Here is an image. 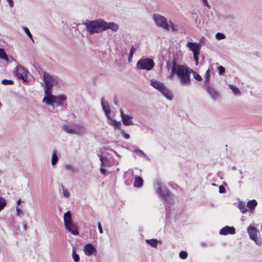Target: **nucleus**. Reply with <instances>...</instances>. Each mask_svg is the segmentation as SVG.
I'll return each instance as SVG.
<instances>
[{
  "instance_id": "nucleus-7",
  "label": "nucleus",
  "mask_w": 262,
  "mask_h": 262,
  "mask_svg": "<svg viewBox=\"0 0 262 262\" xmlns=\"http://www.w3.org/2000/svg\"><path fill=\"white\" fill-rule=\"evenodd\" d=\"M43 78L45 84L44 86L45 94H50V93H52L53 86L57 84L58 81L46 72L43 74Z\"/></svg>"
},
{
  "instance_id": "nucleus-36",
  "label": "nucleus",
  "mask_w": 262,
  "mask_h": 262,
  "mask_svg": "<svg viewBox=\"0 0 262 262\" xmlns=\"http://www.w3.org/2000/svg\"><path fill=\"white\" fill-rule=\"evenodd\" d=\"M62 190H63V194L64 197L68 198L70 195V193L68 189L65 188L63 185H62Z\"/></svg>"
},
{
  "instance_id": "nucleus-8",
  "label": "nucleus",
  "mask_w": 262,
  "mask_h": 262,
  "mask_svg": "<svg viewBox=\"0 0 262 262\" xmlns=\"http://www.w3.org/2000/svg\"><path fill=\"white\" fill-rule=\"evenodd\" d=\"M155 64L154 61L150 58H142L138 61L137 63V68L138 69H143L149 71L154 67Z\"/></svg>"
},
{
  "instance_id": "nucleus-48",
  "label": "nucleus",
  "mask_w": 262,
  "mask_h": 262,
  "mask_svg": "<svg viewBox=\"0 0 262 262\" xmlns=\"http://www.w3.org/2000/svg\"><path fill=\"white\" fill-rule=\"evenodd\" d=\"M20 203H21V200H20V199H19V200L17 201V205H18H18H19V204H20Z\"/></svg>"
},
{
  "instance_id": "nucleus-28",
  "label": "nucleus",
  "mask_w": 262,
  "mask_h": 262,
  "mask_svg": "<svg viewBox=\"0 0 262 262\" xmlns=\"http://www.w3.org/2000/svg\"><path fill=\"white\" fill-rule=\"evenodd\" d=\"M230 88L232 90L233 93L237 95L240 94V91L238 90L237 88H236L235 86L230 85Z\"/></svg>"
},
{
  "instance_id": "nucleus-3",
  "label": "nucleus",
  "mask_w": 262,
  "mask_h": 262,
  "mask_svg": "<svg viewBox=\"0 0 262 262\" xmlns=\"http://www.w3.org/2000/svg\"><path fill=\"white\" fill-rule=\"evenodd\" d=\"M84 24L86 27L87 31L91 34L104 31L103 20L102 19L89 21Z\"/></svg>"
},
{
  "instance_id": "nucleus-44",
  "label": "nucleus",
  "mask_w": 262,
  "mask_h": 262,
  "mask_svg": "<svg viewBox=\"0 0 262 262\" xmlns=\"http://www.w3.org/2000/svg\"><path fill=\"white\" fill-rule=\"evenodd\" d=\"M10 6L12 7L13 6L14 3L13 0H7Z\"/></svg>"
},
{
  "instance_id": "nucleus-17",
  "label": "nucleus",
  "mask_w": 262,
  "mask_h": 262,
  "mask_svg": "<svg viewBox=\"0 0 262 262\" xmlns=\"http://www.w3.org/2000/svg\"><path fill=\"white\" fill-rule=\"evenodd\" d=\"M120 113L122 122L125 125H130L133 124L130 116L125 115L122 110H121Z\"/></svg>"
},
{
  "instance_id": "nucleus-45",
  "label": "nucleus",
  "mask_w": 262,
  "mask_h": 262,
  "mask_svg": "<svg viewBox=\"0 0 262 262\" xmlns=\"http://www.w3.org/2000/svg\"><path fill=\"white\" fill-rule=\"evenodd\" d=\"M123 135L124 136V137L126 138V139H128L129 137H130V136L129 135L127 134H126L125 132H123Z\"/></svg>"
},
{
  "instance_id": "nucleus-47",
  "label": "nucleus",
  "mask_w": 262,
  "mask_h": 262,
  "mask_svg": "<svg viewBox=\"0 0 262 262\" xmlns=\"http://www.w3.org/2000/svg\"><path fill=\"white\" fill-rule=\"evenodd\" d=\"M136 152H139V153H140V154H143V151H142V150H136Z\"/></svg>"
},
{
  "instance_id": "nucleus-1",
  "label": "nucleus",
  "mask_w": 262,
  "mask_h": 262,
  "mask_svg": "<svg viewBox=\"0 0 262 262\" xmlns=\"http://www.w3.org/2000/svg\"><path fill=\"white\" fill-rule=\"evenodd\" d=\"M188 69L186 68L185 64H177L175 60L172 61L171 73L169 76V78L172 79L173 76L176 74L180 80L181 83L184 85V83L188 81Z\"/></svg>"
},
{
  "instance_id": "nucleus-14",
  "label": "nucleus",
  "mask_w": 262,
  "mask_h": 262,
  "mask_svg": "<svg viewBox=\"0 0 262 262\" xmlns=\"http://www.w3.org/2000/svg\"><path fill=\"white\" fill-rule=\"evenodd\" d=\"M83 251L87 256H91L94 254V253H96V248L91 244H86L84 247Z\"/></svg>"
},
{
  "instance_id": "nucleus-18",
  "label": "nucleus",
  "mask_w": 262,
  "mask_h": 262,
  "mask_svg": "<svg viewBox=\"0 0 262 262\" xmlns=\"http://www.w3.org/2000/svg\"><path fill=\"white\" fill-rule=\"evenodd\" d=\"M103 27H104V31L110 29L113 30V31H116L119 29V26L118 25L114 23H107L105 21L103 20Z\"/></svg>"
},
{
  "instance_id": "nucleus-25",
  "label": "nucleus",
  "mask_w": 262,
  "mask_h": 262,
  "mask_svg": "<svg viewBox=\"0 0 262 262\" xmlns=\"http://www.w3.org/2000/svg\"><path fill=\"white\" fill-rule=\"evenodd\" d=\"M146 242L153 247H157L158 241L156 239H147Z\"/></svg>"
},
{
  "instance_id": "nucleus-34",
  "label": "nucleus",
  "mask_w": 262,
  "mask_h": 262,
  "mask_svg": "<svg viewBox=\"0 0 262 262\" xmlns=\"http://www.w3.org/2000/svg\"><path fill=\"white\" fill-rule=\"evenodd\" d=\"M135 48H134V46H133L131 48L129 53V56H128V60L129 61L132 60L133 56L134 53L135 52Z\"/></svg>"
},
{
  "instance_id": "nucleus-49",
  "label": "nucleus",
  "mask_w": 262,
  "mask_h": 262,
  "mask_svg": "<svg viewBox=\"0 0 262 262\" xmlns=\"http://www.w3.org/2000/svg\"><path fill=\"white\" fill-rule=\"evenodd\" d=\"M204 3H205L207 6H208L207 2V0H204Z\"/></svg>"
},
{
  "instance_id": "nucleus-40",
  "label": "nucleus",
  "mask_w": 262,
  "mask_h": 262,
  "mask_svg": "<svg viewBox=\"0 0 262 262\" xmlns=\"http://www.w3.org/2000/svg\"><path fill=\"white\" fill-rule=\"evenodd\" d=\"M200 53H195L193 54V57L195 61V64L197 65L199 63V57L198 56Z\"/></svg>"
},
{
  "instance_id": "nucleus-41",
  "label": "nucleus",
  "mask_w": 262,
  "mask_h": 262,
  "mask_svg": "<svg viewBox=\"0 0 262 262\" xmlns=\"http://www.w3.org/2000/svg\"><path fill=\"white\" fill-rule=\"evenodd\" d=\"M219 192L221 193L225 192V189L223 186L221 185L219 187Z\"/></svg>"
},
{
  "instance_id": "nucleus-24",
  "label": "nucleus",
  "mask_w": 262,
  "mask_h": 262,
  "mask_svg": "<svg viewBox=\"0 0 262 262\" xmlns=\"http://www.w3.org/2000/svg\"><path fill=\"white\" fill-rule=\"evenodd\" d=\"M238 208L240 211L243 213H245L247 211V208L245 206V204L243 202H240L238 204Z\"/></svg>"
},
{
  "instance_id": "nucleus-22",
  "label": "nucleus",
  "mask_w": 262,
  "mask_h": 262,
  "mask_svg": "<svg viewBox=\"0 0 262 262\" xmlns=\"http://www.w3.org/2000/svg\"><path fill=\"white\" fill-rule=\"evenodd\" d=\"M257 203L256 200H252L251 201H249L247 203V207L251 210H253L255 208V207L257 206Z\"/></svg>"
},
{
  "instance_id": "nucleus-12",
  "label": "nucleus",
  "mask_w": 262,
  "mask_h": 262,
  "mask_svg": "<svg viewBox=\"0 0 262 262\" xmlns=\"http://www.w3.org/2000/svg\"><path fill=\"white\" fill-rule=\"evenodd\" d=\"M186 68L188 69V73L187 74L188 77V81L186 83H184V85H189L190 83V74L192 73L194 78L198 81H201L202 80V77L200 75L199 73H198L196 72L193 71L192 69H190L188 67L186 66Z\"/></svg>"
},
{
  "instance_id": "nucleus-50",
  "label": "nucleus",
  "mask_w": 262,
  "mask_h": 262,
  "mask_svg": "<svg viewBox=\"0 0 262 262\" xmlns=\"http://www.w3.org/2000/svg\"><path fill=\"white\" fill-rule=\"evenodd\" d=\"M66 167H67V168L68 169H69V168H70V166H67Z\"/></svg>"
},
{
  "instance_id": "nucleus-33",
  "label": "nucleus",
  "mask_w": 262,
  "mask_h": 262,
  "mask_svg": "<svg viewBox=\"0 0 262 262\" xmlns=\"http://www.w3.org/2000/svg\"><path fill=\"white\" fill-rule=\"evenodd\" d=\"M24 30L25 32L26 33L29 37L34 42V40L33 38L32 35L30 33L29 30L27 27H24Z\"/></svg>"
},
{
  "instance_id": "nucleus-37",
  "label": "nucleus",
  "mask_w": 262,
  "mask_h": 262,
  "mask_svg": "<svg viewBox=\"0 0 262 262\" xmlns=\"http://www.w3.org/2000/svg\"><path fill=\"white\" fill-rule=\"evenodd\" d=\"M112 124L115 127V128H119L120 126L121 125L120 122H118L116 120H113L112 121Z\"/></svg>"
},
{
  "instance_id": "nucleus-21",
  "label": "nucleus",
  "mask_w": 262,
  "mask_h": 262,
  "mask_svg": "<svg viewBox=\"0 0 262 262\" xmlns=\"http://www.w3.org/2000/svg\"><path fill=\"white\" fill-rule=\"evenodd\" d=\"M143 183V181L142 179L139 177V176H136L135 177V181L134 182V186L135 187H140L142 186Z\"/></svg>"
},
{
  "instance_id": "nucleus-26",
  "label": "nucleus",
  "mask_w": 262,
  "mask_h": 262,
  "mask_svg": "<svg viewBox=\"0 0 262 262\" xmlns=\"http://www.w3.org/2000/svg\"><path fill=\"white\" fill-rule=\"evenodd\" d=\"M58 161V157L57 156V152L54 150L53 152L52 158V164L54 165Z\"/></svg>"
},
{
  "instance_id": "nucleus-15",
  "label": "nucleus",
  "mask_w": 262,
  "mask_h": 262,
  "mask_svg": "<svg viewBox=\"0 0 262 262\" xmlns=\"http://www.w3.org/2000/svg\"><path fill=\"white\" fill-rule=\"evenodd\" d=\"M234 234L235 233V229L233 227L226 226L221 229L220 234L227 235V234Z\"/></svg>"
},
{
  "instance_id": "nucleus-46",
  "label": "nucleus",
  "mask_w": 262,
  "mask_h": 262,
  "mask_svg": "<svg viewBox=\"0 0 262 262\" xmlns=\"http://www.w3.org/2000/svg\"><path fill=\"white\" fill-rule=\"evenodd\" d=\"M100 171L101 172V173L103 174H105V173H106V170L104 168H103L102 167H101L100 168Z\"/></svg>"
},
{
  "instance_id": "nucleus-35",
  "label": "nucleus",
  "mask_w": 262,
  "mask_h": 262,
  "mask_svg": "<svg viewBox=\"0 0 262 262\" xmlns=\"http://www.w3.org/2000/svg\"><path fill=\"white\" fill-rule=\"evenodd\" d=\"M216 38L219 40H221L225 38V35L222 33H217L215 35Z\"/></svg>"
},
{
  "instance_id": "nucleus-23",
  "label": "nucleus",
  "mask_w": 262,
  "mask_h": 262,
  "mask_svg": "<svg viewBox=\"0 0 262 262\" xmlns=\"http://www.w3.org/2000/svg\"><path fill=\"white\" fill-rule=\"evenodd\" d=\"M0 58L7 61H8V56L5 52V50L2 48H0Z\"/></svg>"
},
{
  "instance_id": "nucleus-6",
  "label": "nucleus",
  "mask_w": 262,
  "mask_h": 262,
  "mask_svg": "<svg viewBox=\"0 0 262 262\" xmlns=\"http://www.w3.org/2000/svg\"><path fill=\"white\" fill-rule=\"evenodd\" d=\"M67 98L64 95L54 96L50 93V94H47L43 97L42 101L48 105H52L55 103L57 105H62L63 103L66 100Z\"/></svg>"
},
{
  "instance_id": "nucleus-10",
  "label": "nucleus",
  "mask_w": 262,
  "mask_h": 262,
  "mask_svg": "<svg viewBox=\"0 0 262 262\" xmlns=\"http://www.w3.org/2000/svg\"><path fill=\"white\" fill-rule=\"evenodd\" d=\"M247 231L249 235L250 238L253 240L256 244L260 245L261 244V241L258 239L257 234L258 231L257 229L252 226H249L247 229Z\"/></svg>"
},
{
  "instance_id": "nucleus-9",
  "label": "nucleus",
  "mask_w": 262,
  "mask_h": 262,
  "mask_svg": "<svg viewBox=\"0 0 262 262\" xmlns=\"http://www.w3.org/2000/svg\"><path fill=\"white\" fill-rule=\"evenodd\" d=\"M62 128L67 133L78 134L80 133L82 127L79 125H64L63 126Z\"/></svg>"
},
{
  "instance_id": "nucleus-29",
  "label": "nucleus",
  "mask_w": 262,
  "mask_h": 262,
  "mask_svg": "<svg viewBox=\"0 0 262 262\" xmlns=\"http://www.w3.org/2000/svg\"><path fill=\"white\" fill-rule=\"evenodd\" d=\"M100 160L101 162L102 166H107L108 160L106 157H101L100 158Z\"/></svg>"
},
{
  "instance_id": "nucleus-5",
  "label": "nucleus",
  "mask_w": 262,
  "mask_h": 262,
  "mask_svg": "<svg viewBox=\"0 0 262 262\" xmlns=\"http://www.w3.org/2000/svg\"><path fill=\"white\" fill-rule=\"evenodd\" d=\"M150 85L155 89L158 90L168 99H172V94L163 83L152 79L150 80Z\"/></svg>"
},
{
  "instance_id": "nucleus-42",
  "label": "nucleus",
  "mask_w": 262,
  "mask_h": 262,
  "mask_svg": "<svg viewBox=\"0 0 262 262\" xmlns=\"http://www.w3.org/2000/svg\"><path fill=\"white\" fill-rule=\"evenodd\" d=\"M98 227L99 228V230L100 233H103V230H102L101 224L99 222L98 223Z\"/></svg>"
},
{
  "instance_id": "nucleus-31",
  "label": "nucleus",
  "mask_w": 262,
  "mask_h": 262,
  "mask_svg": "<svg viewBox=\"0 0 262 262\" xmlns=\"http://www.w3.org/2000/svg\"><path fill=\"white\" fill-rule=\"evenodd\" d=\"M210 78V71L208 69L205 73L206 83H208Z\"/></svg>"
},
{
  "instance_id": "nucleus-4",
  "label": "nucleus",
  "mask_w": 262,
  "mask_h": 262,
  "mask_svg": "<svg viewBox=\"0 0 262 262\" xmlns=\"http://www.w3.org/2000/svg\"><path fill=\"white\" fill-rule=\"evenodd\" d=\"M63 219L66 229L73 235H78V228L77 226L73 222L70 211H68L64 214Z\"/></svg>"
},
{
  "instance_id": "nucleus-39",
  "label": "nucleus",
  "mask_w": 262,
  "mask_h": 262,
  "mask_svg": "<svg viewBox=\"0 0 262 262\" xmlns=\"http://www.w3.org/2000/svg\"><path fill=\"white\" fill-rule=\"evenodd\" d=\"M218 70H219V72L220 74H221V75L223 74L225 71V68L222 66L218 67Z\"/></svg>"
},
{
  "instance_id": "nucleus-38",
  "label": "nucleus",
  "mask_w": 262,
  "mask_h": 262,
  "mask_svg": "<svg viewBox=\"0 0 262 262\" xmlns=\"http://www.w3.org/2000/svg\"><path fill=\"white\" fill-rule=\"evenodd\" d=\"M2 83L4 85L12 84L13 82L10 80L4 79L2 80Z\"/></svg>"
},
{
  "instance_id": "nucleus-16",
  "label": "nucleus",
  "mask_w": 262,
  "mask_h": 262,
  "mask_svg": "<svg viewBox=\"0 0 262 262\" xmlns=\"http://www.w3.org/2000/svg\"><path fill=\"white\" fill-rule=\"evenodd\" d=\"M187 47L193 52V54L200 53V46L199 44L194 42H188Z\"/></svg>"
},
{
  "instance_id": "nucleus-27",
  "label": "nucleus",
  "mask_w": 262,
  "mask_h": 262,
  "mask_svg": "<svg viewBox=\"0 0 262 262\" xmlns=\"http://www.w3.org/2000/svg\"><path fill=\"white\" fill-rule=\"evenodd\" d=\"M72 257L75 262H78L79 260V255L76 253V250L74 248L72 250Z\"/></svg>"
},
{
  "instance_id": "nucleus-13",
  "label": "nucleus",
  "mask_w": 262,
  "mask_h": 262,
  "mask_svg": "<svg viewBox=\"0 0 262 262\" xmlns=\"http://www.w3.org/2000/svg\"><path fill=\"white\" fill-rule=\"evenodd\" d=\"M16 77L19 79L26 81V70L21 66H18L15 71Z\"/></svg>"
},
{
  "instance_id": "nucleus-32",
  "label": "nucleus",
  "mask_w": 262,
  "mask_h": 262,
  "mask_svg": "<svg viewBox=\"0 0 262 262\" xmlns=\"http://www.w3.org/2000/svg\"><path fill=\"white\" fill-rule=\"evenodd\" d=\"M6 205L5 200L2 198H0V211L2 210Z\"/></svg>"
},
{
  "instance_id": "nucleus-11",
  "label": "nucleus",
  "mask_w": 262,
  "mask_h": 262,
  "mask_svg": "<svg viewBox=\"0 0 262 262\" xmlns=\"http://www.w3.org/2000/svg\"><path fill=\"white\" fill-rule=\"evenodd\" d=\"M157 193L164 199L165 201H168V198L170 195V191L165 187H159L158 188Z\"/></svg>"
},
{
  "instance_id": "nucleus-43",
  "label": "nucleus",
  "mask_w": 262,
  "mask_h": 262,
  "mask_svg": "<svg viewBox=\"0 0 262 262\" xmlns=\"http://www.w3.org/2000/svg\"><path fill=\"white\" fill-rule=\"evenodd\" d=\"M16 211H17V215H20V214L21 213V211L20 209L18 207H17Z\"/></svg>"
},
{
  "instance_id": "nucleus-30",
  "label": "nucleus",
  "mask_w": 262,
  "mask_h": 262,
  "mask_svg": "<svg viewBox=\"0 0 262 262\" xmlns=\"http://www.w3.org/2000/svg\"><path fill=\"white\" fill-rule=\"evenodd\" d=\"M188 256V253L186 251H182L179 253V257L182 259H185Z\"/></svg>"
},
{
  "instance_id": "nucleus-20",
  "label": "nucleus",
  "mask_w": 262,
  "mask_h": 262,
  "mask_svg": "<svg viewBox=\"0 0 262 262\" xmlns=\"http://www.w3.org/2000/svg\"><path fill=\"white\" fill-rule=\"evenodd\" d=\"M101 104L105 114L108 116L111 112L109 104L107 102L104 101V98H102L101 100Z\"/></svg>"
},
{
  "instance_id": "nucleus-2",
  "label": "nucleus",
  "mask_w": 262,
  "mask_h": 262,
  "mask_svg": "<svg viewBox=\"0 0 262 262\" xmlns=\"http://www.w3.org/2000/svg\"><path fill=\"white\" fill-rule=\"evenodd\" d=\"M153 17L157 24L165 30L167 31L171 30L172 32L177 31V26L171 21H168L164 16L154 14Z\"/></svg>"
},
{
  "instance_id": "nucleus-19",
  "label": "nucleus",
  "mask_w": 262,
  "mask_h": 262,
  "mask_svg": "<svg viewBox=\"0 0 262 262\" xmlns=\"http://www.w3.org/2000/svg\"><path fill=\"white\" fill-rule=\"evenodd\" d=\"M207 91L212 98L216 99L219 97V93L215 89L210 85H208Z\"/></svg>"
}]
</instances>
